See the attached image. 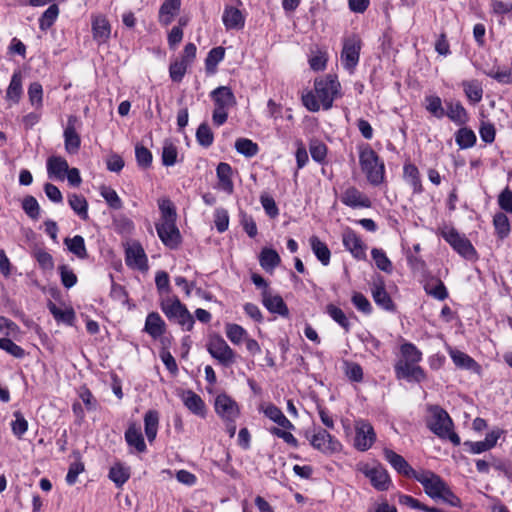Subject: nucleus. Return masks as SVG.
Segmentation results:
<instances>
[{"instance_id": "1", "label": "nucleus", "mask_w": 512, "mask_h": 512, "mask_svg": "<svg viewBox=\"0 0 512 512\" xmlns=\"http://www.w3.org/2000/svg\"><path fill=\"white\" fill-rule=\"evenodd\" d=\"M314 89L315 93L310 91L302 96L303 105L311 112H317L321 107L328 110L339 95L340 83L335 75L328 74L315 80Z\"/></svg>"}, {"instance_id": "2", "label": "nucleus", "mask_w": 512, "mask_h": 512, "mask_svg": "<svg viewBox=\"0 0 512 512\" xmlns=\"http://www.w3.org/2000/svg\"><path fill=\"white\" fill-rule=\"evenodd\" d=\"M401 357L395 364V373L399 380L422 382L425 375L418 362L422 353L412 343H404L400 347Z\"/></svg>"}, {"instance_id": "3", "label": "nucleus", "mask_w": 512, "mask_h": 512, "mask_svg": "<svg viewBox=\"0 0 512 512\" xmlns=\"http://www.w3.org/2000/svg\"><path fill=\"white\" fill-rule=\"evenodd\" d=\"M359 164L361 171L366 176L367 181L373 186L381 185L385 180V165L378 154L368 145L358 146Z\"/></svg>"}, {"instance_id": "4", "label": "nucleus", "mask_w": 512, "mask_h": 512, "mask_svg": "<svg viewBox=\"0 0 512 512\" xmlns=\"http://www.w3.org/2000/svg\"><path fill=\"white\" fill-rule=\"evenodd\" d=\"M214 102L212 121L214 125L221 126L228 119V110L236 104V98L227 86H219L210 93Z\"/></svg>"}, {"instance_id": "5", "label": "nucleus", "mask_w": 512, "mask_h": 512, "mask_svg": "<svg viewBox=\"0 0 512 512\" xmlns=\"http://www.w3.org/2000/svg\"><path fill=\"white\" fill-rule=\"evenodd\" d=\"M161 309L170 321L177 322L186 331L192 330L194 318L178 297H167L162 300Z\"/></svg>"}, {"instance_id": "6", "label": "nucleus", "mask_w": 512, "mask_h": 512, "mask_svg": "<svg viewBox=\"0 0 512 512\" xmlns=\"http://www.w3.org/2000/svg\"><path fill=\"white\" fill-rule=\"evenodd\" d=\"M206 347L209 354L220 365L230 367L236 362V353L226 343L222 336L218 334L210 335Z\"/></svg>"}, {"instance_id": "7", "label": "nucleus", "mask_w": 512, "mask_h": 512, "mask_svg": "<svg viewBox=\"0 0 512 512\" xmlns=\"http://www.w3.org/2000/svg\"><path fill=\"white\" fill-rule=\"evenodd\" d=\"M440 234L463 258L467 260H475L477 258V252L471 241L465 235H461L455 228L445 227L441 230Z\"/></svg>"}, {"instance_id": "8", "label": "nucleus", "mask_w": 512, "mask_h": 512, "mask_svg": "<svg viewBox=\"0 0 512 512\" xmlns=\"http://www.w3.org/2000/svg\"><path fill=\"white\" fill-rule=\"evenodd\" d=\"M357 468L358 471L369 479L371 485L378 491H387L392 485L387 470L380 464L371 466L366 463H359Z\"/></svg>"}, {"instance_id": "9", "label": "nucleus", "mask_w": 512, "mask_h": 512, "mask_svg": "<svg viewBox=\"0 0 512 512\" xmlns=\"http://www.w3.org/2000/svg\"><path fill=\"white\" fill-rule=\"evenodd\" d=\"M415 480L423 486L425 493L433 500H438L447 486V483L439 475L429 470L419 471Z\"/></svg>"}, {"instance_id": "10", "label": "nucleus", "mask_w": 512, "mask_h": 512, "mask_svg": "<svg viewBox=\"0 0 512 512\" xmlns=\"http://www.w3.org/2000/svg\"><path fill=\"white\" fill-rule=\"evenodd\" d=\"M430 416L427 419V427L438 437H443L448 428L453 427L449 414L439 406H432L429 409Z\"/></svg>"}, {"instance_id": "11", "label": "nucleus", "mask_w": 512, "mask_h": 512, "mask_svg": "<svg viewBox=\"0 0 512 512\" xmlns=\"http://www.w3.org/2000/svg\"><path fill=\"white\" fill-rule=\"evenodd\" d=\"M354 448L359 451H367L376 441V433L373 426L366 421H358L354 426Z\"/></svg>"}, {"instance_id": "12", "label": "nucleus", "mask_w": 512, "mask_h": 512, "mask_svg": "<svg viewBox=\"0 0 512 512\" xmlns=\"http://www.w3.org/2000/svg\"><path fill=\"white\" fill-rule=\"evenodd\" d=\"M306 436L313 448L323 453H334L339 451L341 447V444L321 427L315 428L311 437L308 433H306Z\"/></svg>"}, {"instance_id": "13", "label": "nucleus", "mask_w": 512, "mask_h": 512, "mask_svg": "<svg viewBox=\"0 0 512 512\" xmlns=\"http://www.w3.org/2000/svg\"><path fill=\"white\" fill-rule=\"evenodd\" d=\"M80 125L79 118L75 115H69L67 118V124L64 129V146L65 150L69 154H76L81 145V138L77 132V128Z\"/></svg>"}, {"instance_id": "14", "label": "nucleus", "mask_w": 512, "mask_h": 512, "mask_svg": "<svg viewBox=\"0 0 512 512\" xmlns=\"http://www.w3.org/2000/svg\"><path fill=\"white\" fill-rule=\"evenodd\" d=\"M156 231L163 244L170 249L177 248L181 243V235L176 222L156 223Z\"/></svg>"}, {"instance_id": "15", "label": "nucleus", "mask_w": 512, "mask_h": 512, "mask_svg": "<svg viewBox=\"0 0 512 512\" xmlns=\"http://www.w3.org/2000/svg\"><path fill=\"white\" fill-rule=\"evenodd\" d=\"M215 411L223 420H236L240 413L237 403L226 394L216 397Z\"/></svg>"}, {"instance_id": "16", "label": "nucleus", "mask_w": 512, "mask_h": 512, "mask_svg": "<svg viewBox=\"0 0 512 512\" xmlns=\"http://www.w3.org/2000/svg\"><path fill=\"white\" fill-rule=\"evenodd\" d=\"M384 458L387 462L401 475L413 478L415 480V476H417L419 471L414 470L410 464L404 459L403 456L397 454L393 450L389 448H385L383 450Z\"/></svg>"}, {"instance_id": "17", "label": "nucleus", "mask_w": 512, "mask_h": 512, "mask_svg": "<svg viewBox=\"0 0 512 512\" xmlns=\"http://www.w3.org/2000/svg\"><path fill=\"white\" fill-rule=\"evenodd\" d=\"M178 395L181 397L183 404L190 412L197 416L205 417L206 406L199 395L191 390L183 389L178 390Z\"/></svg>"}, {"instance_id": "18", "label": "nucleus", "mask_w": 512, "mask_h": 512, "mask_svg": "<svg viewBox=\"0 0 512 512\" xmlns=\"http://www.w3.org/2000/svg\"><path fill=\"white\" fill-rule=\"evenodd\" d=\"M262 302L269 312L282 317L289 316V309L280 295H272L269 290H263Z\"/></svg>"}, {"instance_id": "19", "label": "nucleus", "mask_w": 512, "mask_h": 512, "mask_svg": "<svg viewBox=\"0 0 512 512\" xmlns=\"http://www.w3.org/2000/svg\"><path fill=\"white\" fill-rule=\"evenodd\" d=\"M93 39L99 44H105L111 35V25L103 15L94 16L92 19Z\"/></svg>"}, {"instance_id": "20", "label": "nucleus", "mask_w": 512, "mask_h": 512, "mask_svg": "<svg viewBox=\"0 0 512 512\" xmlns=\"http://www.w3.org/2000/svg\"><path fill=\"white\" fill-rule=\"evenodd\" d=\"M449 355L456 367L476 374L480 373L481 366L468 354L457 349H450Z\"/></svg>"}, {"instance_id": "21", "label": "nucleus", "mask_w": 512, "mask_h": 512, "mask_svg": "<svg viewBox=\"0 0 512 512\" xmlns=\"http://www.w3.org/2000/svg\"><path fill=\"white\" fill-rule=\"evenodd\" d=\"M222 21L226 29L239 30L244 27L245 18L242 12L232 6H226L222 15Z\"/></svg>"}, {"instance_id": "22", "label": "nucleus", "mask_w": 512, "mask_h": 512, "mask_svg": "<svg viewBox=\"0 0 512 512\" xmlns=\"http://www.w3.org/2000/svg\"><path fill=\"white\" fill-rule=\"evenodd\" d=\"M126 264L139 270L147 269V257L140 245H132L126 249Z\"/></svg>"}, {"instance_id": "23", "label": "nucleus", "mask_w": 512, "mask_h": 512, "mask_svg": "<svg viewBox=\"0 0 512 512\" xmlns=\"http://www.w3.org/2000/svg\"><path fill=\"white\" fill-rule=\"evenodd\" d=\"M447 111L445 115L455 124L464 125L468 122L469 116L465 107L460 101H446Z\"/></svg>"}, {"instance_id": "24", "label": "nucleus", "mask_w": 512, "mask_h": 512, "mask_svg": "<svg viewBox=\"0 0 512 512\" xmlns=\"http://www.w3.org/2000/svg\"><path fill=\"white\" fill-rule=\"evenodd\" d=\"M181 8V0H165L159 9V23L168 26L179 13Z\"/></svg>"}, {"instance_id": "25", "label": "nucleus", "mask_w": 512, "mask_h": 512, "mask_svg": "<svg viewBox=\"0 0 512 512\" xmlns=\"http://www.w3.org/2000/svg\"><path fill=\"white\" fill-rule=\"evenodd\" d=\"M166 324L159 313L151 312L147 315L144 331L152 338L157 339L165 332Z\"/></svg>"}, {"instance_id": "26", "label": "nucleus", "mask_w": 512, "mask_h": 512, "mask_svg": "<svg viewBox=\"0 0 512 512\" xmlns=\"http://www.w3.org/2000/svg\"><path fill=\"white\" fill-rule=\"evenodd\" d=\"M68 168V162L60 156H52L47 161V172L49 178L64 180Z\"/></svg>"}, {"instance_id": "27", "label": "nucleus", "mask_w": 512, "mask_h": 512, "mask_svg": "<svg viewBox=\"0 0 512 512\" xmlns=\"http://www.w3.org/2000/svg\"><path fill=\"white\" fill-rule=\"evenodd\" d=\"M461 85L470 104L475 105L482 100L484 91L478 80H464Z\"/></svg>"}, {"instance_id": "28", "label": "nucleus", "mask_w": 512, "mask_h": 512, "mask_svg": "<svg viewBox=\"0 0 512 512\" xmlns=\"http://www.w3.org/2000/svg\"><path fill=\"white\" fill-rule=\"evenodd\" d=\"M216 174L219 180L218 186L221 190L228 194L233 193L234 185L231 179L232 168L228 163L221 162L218 164Z\"/></svg>"}, {"instance_id": "29", "label": "nucleus", "mask_w": 512, "mask_h": 512, "mask_svg": "<svg viewBox=\"0 0 512 512\" xmlns=\"http://www.w3.org/2000/svg\"><path fill=\"white\" fill-rule=\"evenodd\" d=\"M372 296L377 305L381 308L391 311L394 309L393 301L390 295L387 293L382 280L379 283H374L372 287Z\"/></svg>"}, {"instance_id": "30", "label": "nucleus", "mask_w": 512, "mask_h": 512, "mask_svg": "<svg viewBox=\"0 0 512 512\" xmlns=\"http://www.w3.org/2000/svg\"><path fill=\"white\" fill-rule=\"evenodd\" d=\"M281 262L278 252L272 248H263L259 255L260 266L266 272H272Z\"/></svg>"}, {"instance_id": "31", "label": "nucleus", "mask_w": 512, "mask_h": 512, "mask_svg": "<svg viewBox=\"0 0 512 512\" xmlns=\"http://www.w3.org/2000/svg\"><path fill=\"white\" fill-rule=\"evenodd\" d=\"M22 94V74L20 71H15L11 77L10 84L6 91V99L14 104H17L20 101Z\"/></svg>"}, {"instance_id": "32", "label": "nucleus", "mask_w": 512, "mask_h": 512, "mask_svg": "<svg viewBox=\"0 0 512 512\" xmlns=\"http://www.w3.org/2000/svg\"><path fill=\"white\" fill-rule=\"evenodd\" d=\"M159 413L156 410H148L144 415V430L148 441L155 440L158 432Z\"/></svg>"}, {"instance_id": "33", "label": "nucleus", "mask_w": 512, "mask_h": 512, "mask_svg": "<svg viewBox=\"0 0 512 512\" xmlns=\"http://www.w3.org/2000/svg\"><path fill=\"white\" fill-rule=\"evenodd\" d=\"M109 479L118 487H122L130 478V468L123 463H115L109 470Z\"/></svg>"}, {"instance_id": "34", "label": "nucleus", "mask_w": 512, "mask_h": 512, "mask_svg": "<svg viewBox=\"0 0 512 512\" xmlns=\"http://www.w3.org/2000/svg\"><path fill=\"white\" fill-rule=\"evenodd\" d=\"M403 175L405 181L413 188L414 193L422 192L419 170L414 164H405L403 167Z\"/></svg>"}, {"instance_id": "35", "label": "nucleus", "mask_w": 512, "mask_h": 512, "mask_svg": "<svg viewBox=\"0 0 512 512\" xmlns=\"http://www.w3.org/2000/svg\"><path fill=\"white\" fill-rule=\"evenodd\" d=\"M68 204L71 209L82 219H88V202L84 196L79 194H70L68 196Z\"/></svg>"}, {"instance_id": "36", "label": "nucleus", "mask_w": 512, "mask_h": 512, "mask_svg": "<svg viewBox=\"0 0 512 512\" xmlns=\"http://www.w3.org/2000/svg\"><path fill=\"white\" fill-rule=\"evenodd\" d=\"M310 245L317 259L323 265H328L330 262L331 253L327 245L324 242H322L317 236H312L310 238Z\"/></svg>"}, {"instance_id": "37", "label": "nucleus", "mask_w": 512, "mask_h": 512, "mask_svg": "<svg viewBox=\"0 0 512 512\" xmlns=\"http://www.w3.org/2000/svg\"><path fill=\"white\" fill-rule=\"evenodd\" d=\"M125 440L129 446L135 447L138 452L146 451V444L140 429L134 425L130 426L125 432Z\"/></svg>"}, {"instance_id": "38", "label": "nucleus", "mask_w": 512, "mask_h": 512, "mask_svg": "<svg viewBox=\"0 0 512 512\" xmlns=\"http://www.w3.org/2000/svg\"><path fill=\"white\" fill-rule=\"evenodd\" d=\"M64 243L68 250L80 259L87 258V249L85 246L84 238L80 235H75L73 238H65Z\"/></svg>"}, {"instance_id": "39", "label": "nucleus", "mask_w": 512, "mask_h": 512, "mask_svg": "<svg viewBox=\"0 0 512 512\" xmlns=\"http://www.w3.org/2000/svg\"><path fill=\"white\" fill-rule=\"evenodd\" d=\"M328 61L327 52L315 47L311 49V55L309 56V66L313 71H323L326 68Z\"/></svg>"}, {"instance_id": "40", "label": "nucleus", "mask_w": 512, "mask_h": 512, "mask_svg": "<svg viewBox=\"0 0 512 512\" xmlns=\"http://www.w3.org/2000/svg\"><path fill=\"white\" fill-rule=\"evenodd\" d=\"M47 307L57 322H63L67 325H72L75 319L73 309L62 310L53 302L49 301Z\"/></svg>"}, {"instance_id": "41", "label": "nucleus", "mask_w": 512, "mask_h": 512, "mask_svg": "<svg viewBox=\"0 0 512 512\" xmlns=\"http://www.w3.org/2000/svg\"><path fill=\"white\" fill-rule=\"evenodd\" d=\"M455 141L461 149H468L475 145L476 135L471 129L462 127L456 132Z\"/></svg>"}, {"instance_id": "42", "label": "nucleus", "mask_w": 512, "mask_h": 512, "mask_svg": "<svg viewBox=\"0 0 512 512\" xmlns=\"http://www.w3.org/2000/svg\"><path fill=\"white\" fill-rule=\"evenodd\" d=\"M59 15V7L57 4H51L39 18V28L42 31L49 29L56 21Z\"/></svg>"}, {"instance_id": "43", "label": "nucleus", "mask_w": 512, "mask_h": 512, "mask_svg": "<svg viewBox=\"0 0 512 512\" xmlns=\"http://www.w3.org/2000/svg\"><path fill=\"white\" fill-rule=\"evenodd\" d=\"M178 150L176 145L169 139H166L162 147V163L164 166H173L177 162Z\"/></svg>"}, {"instance_id": "44", "label": "nucleus", "mask_w": 512, "mask_h": 512, "mask_svg": "<svg viewBox=\"0 0 512 512\" xmlns=\"http://www.w3.org/2000/svg\"><path fill=\"white\" fill-rule=\"evenodd\" d=\"M493 225L496 231L497 236L500 239H505L510 233V222L508 217L502 213L498 212L493 217Z\"/></svg>"}, {"instance_id": "45", "label": "nucleus", "mask_w": 512, "mask_h": 512, "mask_svg": "<svg viewBox=\"0 0 512 512\" xmlns=\"http://www.w3.org/2000/svg\"><path fill=\"white\" fill-rule=\"evenodd\" d=\"M227 338L234 344H241L247 337V331L238 324L228 323L225 325Z\"/></svg>"}, {"instance_id": "46", "label": "nucleus", "mask_w": 512, "mask_h": 512, "mask_svg": "<svg viewBox=\"0 0 512 512\" xmlns=\"http://www.w3.org/2000/svg\"><path fill=\"white\" fill-rule=\"evenodd\" d=\"M158 206L161 212L160 222H176V209L174 204L169 199H160L158 201Z\"/></svg>"}, {"instance_id": "47", "label": "nucleus", "mask_w": 512, "mask_h": 512, "mask_svg": "<svg viewBox=\"0 0 512 512\" xmlns=\"http://www.w3.org/2000/svg\"><path fill=\"white\" fill-rule=\"evenodd\" d=\"M100 195L105 199L108 206L114 210L122 208V200L117 192L110 186L102 185L99 189Z\"/></svg>"}, {"instance_id": "48", "label": "nucleus", "mask_w": 512, "mask_h": 512, "mask_svg": "<svg viewBox=\"0 0 512 512\" xmlns=\"http://www.w3.org/2000/svg\"><path fill=\"white\" fill-rule=\"evenodd\" d=\"M225 49L221 46L212 48L205 59L207 72L213 73L216 66L224 59Z\"/></svg>"}, {"instance_id": "49", "label": "nucleus", "mask_w": 512, "mask_h": 512, "mask_svg": "<svg viewBox=\"0 0 512 512\" xmlns=\"http://www.w3.org/2000/svg\"><path fill=\"white\" fill-rule=\"evenodd\" d=\"M371 255L378 269L386 273L392 272V262L389 260L386 253L382 249L373 248Z\"/></svg>"}, {"instance_id": "50", "label": "nucleus", "mask_w": 512, "mask_h": 512, "mask_svg": "<svg viewBox=\"0 0 512 512\" xmlns=\"http://www.w3.org/2000/svg\"><path fill=\"white\" fill-rule=\"evenodd\" d=\"M235 149L238 153L246 156L253 157L258 153V145L252 140L247 138H239L235 142Z\"/></svg>"}, {"instance_id": "51", "label": "nucleus", "mask_w": 512, "mask_h": 512, "mask_svg": "<svg viewBox=\"0 0 512 512\" xmlns=\"http://www.w3.org/2000/svg\"><path fill=\"white\" fill-rule=\"evenodd\" d=\"M426 110L434 117L441 119L445 116V110L442 107V101L439 96L430 95L425 98Z\"/></svg>"}, {"instance_id": "52", "label": "nucleus", "mask_w": 512, "mask_h": 512, "mask_svg": "<svg viewBox=\"0 0 512 512\" xmlns=\"http://www.w3.org/2000/svg\"><path fill=\"white\" fill-rule=\"evenodd\" d=\"M28 98L32 106L39 109L43 105V88L39 82H33L28 87Z\"/></svg>"}, {"instance_id": "53", "label": "nucleus", "mask_w": 512, "mask_h": 512, "mask_svg": "<svg viewBox=\"0 0 512 512\" xmlns=\"http://www.w3.org/2000/svg\"><path fill=\"white\" fill-rule=\"evenodd\" d=\"M22 209L33 220L40 217V206L34 196L28 195L22 201Z\"/></svg>"}, {"instance_id": "54", "label": "nucleus", "mask_w": 512, "mask_h": 512, "mask_svg": "<svg viewBox=\"0 0 512 512\" xmlns=\"http://www.w3.org/2000/svg\"><path fill=\"white\" fill-rule=\"evenodd\" d=\"M484 73L500 84H512V69L510 68L500 70L493 67L490 70L484 71Z\"/></svg>"}, {"instance_id": "55", "label": "nucleus", "mask_w": 512, "mask_h": 512, "mask_svg": "<svg viewBox=\"0 0 512 512\" xmlns=\"http://www.w3.org/2000/svg\"><path fill=\"white\" fill-rule=\"evenodd\" d=\"M196 139L203 147L207 148L212 145L214 136L208 124L202 123L199 125L196 131Z\"/></svg>"}, {"instance_id": "56", "label": "nucleus", "mask_w": 512, "mask_h": 512, "mask_svg": "<svg viewBox=\"0 0 512 512\" xmlns=\"http://www.w3.org/2000/svg\"><path fill=\"white\" fill-rule=\"evenodd\" d=\"M62 285L70 289L77 283V276L67 265H60L58 267Z\"/></svg>"}, {"instance_id": "57", "label": "nucleus", "mask_w": 512, "mask_h": 512, "mask_svg": "<svg viewBox=\"0 0 512 512\" xmlns=\"http://www.w3.org/2000/svg\"><path fill=\"white\" fill-rule=\"evenodd\" d=\"M327 313L329 316L337 322L340 326H342L344 329L348 330L349 327V321L345 315V313L338 308L337 306L333 304H329L326 308Z\"/></svg>"}, {"instance_id": "58", "label": "nucleus", "mask_w": 512, "mask_h": 512, "mask_svg": "<svg viewBox=\"0 0 512 512\" xmlns=\"http://www.w3.org/2000/svg\"><path fill=\"white\" fill-rule=\"evenodd\" d=\"M188 66H189V64H187L186 62H184L182 60L175 61L174 63H172L169 67V73H170L171 79L174 82L182 81V79L187 71Z\"/></svg>"}, {"instance_id": "59", "label": "nucleus", "mask_w": 512, "mask_h": 512, "mask_svg": "<svg viewBox=\"0 0 512 512\" xmlns=\"http://www.w3.org/2000/svg\"><path fill=\"white\" fill-rule=\"evenodd\" d=\"M76 454L77 460L70 464L66 475V482L68 485H74L77 481L78 475L84 471V464L79 460V453Z\"/></svg>"}, {"instance_id": "60", "label": "nucleus", "mask_w": 512, "mask_h": 512, "mask_svg": "<svg viewBox=\"0 0 512 512\" xmlns=\"http://www.w3.org/2000/svg\"><path fill=\"white\" fill-rule=\"evenodd\" d=\"M15 420L11 423L12 431L17 437H21L28 429V422L21 412H14Z\"/></svg>"}, {"instance_id": "61", "label": "nucleus", "mask_w": 512, "mask_h": 512, "mask_svg": "<svg viewBox=\"0 0 512 512\" xmlns=\"http://www.w3.org/2000/svg\"><path fill=\"white\" fill-rule=\"evenodd\" d=\"M0 349L17 358H21L25 354L24 350L9 338H0Z\"/></svg>"}, {"instance_id": "62", "label": "nucleus", "mask_w": 512, "mask_h": 512, "mask_svg": "<svg viewBox=\"0 0 512 512\" xmlns=\"http://www.w3.org/2000/svg\"><path fill=\"white\" fill-rule=\"evenodd\" d=\"M137 163L142 168H148L152 163V154L144 146L137 145L135 148Z\"/></svg>"}, {"instance_id": "63", "label": "nucleus", "mask_w": 512, "mask_h": 512, "mask_svg": "<svg viewBox=\"0 0 512 512\" xmlns=\"http://www.w3.org/2000/svg\"><path fill=\"white\" fill-rule=\"evenodd\" d=\"M214 222L218 232H225L229 226V216L227 210L223 208L216 209Z\"/></svg>"}, {"instance_id": "64", "label": "nucleus", "mask_w": 512, "mask_h": 512, "mask_svg": "<svg viewBox=\"0 0 512 512\" xmlns=\"http://www.w3.org/2000/svg\"><path fill=\"white\" fill-rule=\"evenodd\" d=\"M498 205L507 213H512V191L506 187L498 196Z\"/></svg>"}]
</instances>
